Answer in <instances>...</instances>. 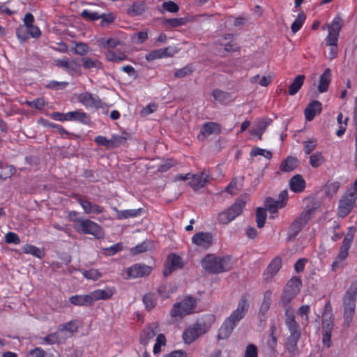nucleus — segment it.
Returning a JSON list of instances; mask_svg holds the SVG:
<instances>
[{"label": "nucleus", "instance_id": "14", "mask_svg": "<svg viewBox=\"0 0 357 357\" xmlns=\"http://www.w3.org/2000/svg\"><path fill=\"white\" fill-rule=\"evenodd\" d=\"M282 267V259L280 257H275L268 264L265 273L264 278L266 281L271 280L280 271Z\"/></svg>", "mask_w": 357, "mask_h": 357}, {"label": "nucleus", "instance_id": "24", "mask_svg": "<svg viewBox=\"0 0 357 357\" xmlns=\"http://www.w3.org/2000/svg\"><path fill=\"white\" fill-rule=\"evenodd\" d=\"M59 328L63 334L68 333L69 335L68 336L72 337L75 333L77 332L79 324L77 320H71L67 323L60 324Z\"/></svg>", "mask_w": 357, "mask_h": 357}, {"label": "nucleus", "instance_id": "58", "mask_svg": "<svg viewBox=\"0 0 357 357\" xmlns=\"http://www.w3.org/2000/svg\"><path fill=\"white\" fill-rule=\"evenodd\" d=\"M26 104L31 107H33L37 109H42L45 105V102L43 98H37L32 101H26Z\"/></svg>", "mask_w": 357, "mask_h": 357}, {"label": "nucleus", "instance_id": "27", "mask_svg": "<svg viewBox=\"0 0 357 357\" xmlns=\"http://www.w3.org/2000/svg\"><path fill=\"white\" fill-rule=\"evenodd\" d=\"M298 166V160L292 156H289L287 158L282 161L280 166V169L282 172H289L295 169Z\"/></svg>", "mask_w": 357, "mask_h": 357}, {"label": "nucleus", "instance_id": "43", "mask_svg": "<svg viewBox=\"0 0 357 357\" xmlns=\"http://www.w3.org/2000/svg\"><path fill=\"white\" fill-rule=\"evenodd\" d=\"M266 211L263 208H257L256 212V222L259 228L264 226L266 219Z\"/></svg>", "mask_w": 357, "mask_h": 357}, {"label": "nucleus", "instance_id": "25", "mask_svg": "<svg viewBox=\"0 0 357 357\" xmlns=\"http://www.w3.org/2000/svg\"><path fill=\"white\" fill-rule=\"evenodd\" d=\"M54 63L57 67L63 68L68 72H75L77 70V64L75 60L57 59L54 61Z\"/></svg>", "mask_w": 357, "mask_h": 357}, {"label": "nucleus", "instance_id": "64", "mask_svg": "<svg viewBox=\"0 0 357 357\" xmlns=\"http://www.w3.org/2000/svg\"><path fill=\"white\" fill-rule=\"evenodd\" d=\"M46 352L39 347H36L29 352V357H46Z\"/></svg>", "mask_w": 357, "mask_h": 357}, {"label": "nucleus", "instance_id": "28", "mask_svg": "<svg viewBox=\"0 0 357 357\" xmlns=\"http://www.w3.org/2000/svg\"><path fill=\"white\" fill-rule=\"evenodd\" d=\"M70 302L75 305H92V298L90 295H75L70 298Z\"/></svg>", "mask_w": 357, "mask_h": 357}, {"label": "nucleus", "instance_id": "11", "mask_svg": "<svg viewBox=\"0 0 357 357\" xmlns=\"http://www.w3.org/2000/svg\"><path fill=\"white\" fill-rule=\"evenodd\" d=\"M152 271L151 266L145 264H134L131 267L126 269L127 276L126 279L137 278L149 275Z\"/></svg>", "mask_w": 357, "mask_h": 357}, {"label": "nucleus", "instance_id": "22", "mask_svg": "<svg viewBox=\"0 0 357 357\" xmlns=\"http://www.w3.org/2000/svg\"><path fill=\"white\" fill-rule=\"evenodd\" d=\"M272 122L271 119H264L262 121L257 123L256 128H252L250 132L251 135L257 136L259 139H261L262 134L265 132L267 127Z\"/></svg>", "mask_w": 357, "mask_h": 357}, {"label": "nucleus", "instance_id": "46", "mask_svg": "<svg viewBox=\"0 0 357 357\" xmlns=\"http://www.w3.org/2000/svg\"><path fill=\"white\" fill-rule=\"evenodd\" d=\"M198 333V337L206 333L211 328V324H206L204 321H197L192 325Z\"/></svg>", "mask_w": 357, "mask_h": 357}, {"label": "nucleus", "instance_id": "10", "mask_svg": "<svg viewBox=\"0 0 357 357\" xmlns=\"http://www.w3.org/2000/svg\"><path fill=\"white\" fill-rule=\"evenodd\" d=\"M79 225L77 229H81L83 233L91 234L96 238H102L104 236V231L102 229L96 222L90 220H79Z\"/></svg>", "mask_w": 357, "mask_h": 357}, {"label": "nucleus", "instance_id": "63", "mask_svg": "<svg viewBox=\"0 0 357 357\" xmlns=\"http://www.w3.org/2000/svg\"><path fill=\"white\" fill-rule=\"evenodd\" d=\"M244 357H257V348L255 344H249L245 349Z\"/></svg>", "mask_w": 357, "mask_h": 357}, {"label": "nucleus", "instance_id": "20", "mask_svg": "<svg viewBox=\"0 0 357 357\" xmlns=\"http://www.w3.org/2000/svg\"><path fill=\"white\" fill-rule=\"evenodd\" d=\"M321 103L318 100H314L305 109V119L307 121H312L316 114L321 113Z\"/></svg>", "mask_w": 357, "mask_h": 357}, {"label": "nucleus", "instance_id": "30", "mask_svg": "<svg viewBox=\"0 0 357 357\" xmlns=\"http://www.w3.org/2000/svg\"><path fill=\"white\" fill-rule=\"evenodd\" d=\"M114 211L116 213V217L118 219H127L139 215L142 211V208L124 211H119L116 208H114Z\"/></svg>", "mask_w": 357, "mask_h": 357}, {"label": "nucleus", "instance_id": "9", "mask_svg": "<svg viewBox=\"0 0 357 357\" xmlns=\"http://www.w3.org/2000/svg\"><path fill=\"white\" fill-rule=\"evenodd\" d=\"M354 236V229L350 227L347 236L344 237L342 245L340 247V252L332 264L333 270L338 266L340 262L344 261L348 256V250L351 247Z\"/></svg>", "mask_w": 357, "mask_h": 357}, {"label": "nucleus", "instance_id": "31", "mask_svg": "<svg viewBox=\"0 0 357 357\" xmlns=\"http://www.w3.org/2000/svg\"><path fill=\"white\" fill-rule=\"evenodd\" d=\"M266 206L271 213H275L278 212L279 208L284 206V204H283L282 202H278V200H275L271 197H268L266 199Z\"/></svg>", "mask_w": 357, "mask_h": 357}, {"label": "nucleus", "instance_id": "54", "mask_svg": "<svg viewBox=\"0 0 357 357\" xmlns=\"http://www.w3.org/2000/svg\"><path fill=\"white\" fill-rule=\"evenodd\" d=\"M167 261L170 265L175 267L176 268L182 267L181 258L175 254L169 255L168 256Z\"/></svg>", "mask_w": 357, "mask_h": 357}, {"label": "nucleus", "instance_id": "26", "mask_svg": "<svg viewBox=\"0 0 357 357\" xmlns=\"http://www.w3.org/2000/svg\"><path fill=\"white\" fill-rule=\"evenodd\" d=\"M305 78L304 75H298L295 77L293 82L289 86L288 93L290 96H294L298 92L303 85Z\"/></svg>", "mask_w": 357, "mask_h": 357}, {"label": "nucleus", "instance_id": "48", "mask_svg": "<svg viewBox=\"0 0 357 357\" xmlns=\"http://www.w3.org/2000/svg\"><path fill=\"white\" fill-rule=\"evenodd\" d=\"M250 155L252 157L262 155L267 159H271L272 158V153L271 151L260 149L259 147L252 148L250 152Z\"/></svg>", "mask_w": 357, "mask_h": 357}, {"label": "nucleus", "instance_id": "52", "mask_svg": "<svg viewBox=\"0 0 357 357\" xmlns=\"http://www.w3.org/2000/svg\"><path fill=\"white\" fill-rule=\"evenodd\" d=\"M102 44L103 48H106L108 50H110V49H114L119 45H121L122 43L119 39L114 38H109L105 42H103Z\"/></svg>", "mask_w": 357, "mask_h": 357}, {"label": "nucleus", "instance_id": "16", "mask_svg": "<svg viewBox=\"0 0 357 357\" xmlns=\"http://www.w3.org/2000/svg\"><path fill=\"white\" fill-rule=\"evenodd\" d=\"M212 235L210 233L199 232L195 234L192 241L194 244L203 248H208L212 244Z\"/></svg>", "mask_w": 357, "mask_h": 357}, {"label": "nucleus", "instance_id": "56", "mask_svg": "<svg viewBox=\"0 0 357 357\" xmlns=\"http://www.w3.org/2000/svg\"><path fill=\"white\" fill-rule=\"evenodd\" d=\"M317 139H312L304 142V152L305 154H310L317 146Z\"/></svg>", "mask_w": 357, "mask_h": 357}, {"label": "nucleus", "instance_id": "37", "mask_svg": "<svg viewBox=\"0 0 357 357\" xmlns=\"http://www.w3.org/2000/svg\"><path fill=\"white\" fill-rule=\"evenodd\" d=\"M198 333L193 326H190L183 333V338L185 343L190 344L195 339L198 338Z\"/></svg>", "mask_w": 357, "mask_h": 357}, {"label": "nucleus", "instance_id": "45", "mask_svg": "<svg viewBox=\"0 0 357 357\" xmlns=\"http://www.w3.org/2000/svg\"><path fill=\"white\" fill-rule=\"evenodd\" d=\"M296 294L291 291L284 289L281 297L280 303L282 306H287L291 300L295 297Z\"/></svg>", "mask_w": 357, "mask_h": 357}, {"label": "nucleus", "instance_id": "60", "mask_svg": "<svg viewBox=\"0 0 357 357\" xmlns=\"http://www.w3.org/2000/svg\"><path fill=\"white\" fill-rule=\"evenodd\" d=\"M162 8L170 13H176L179 10V6L172 1L164 2Z\"/></svg>", "mask_w": 357, "mask_h": 357}, {"label": "nucleus", "instance_id": "2", "mask_svg": "<svg viewBox=\"0 0 357 357\" xmlns=\"http://www.w3.org/2000/svg\"><path fill=\"white\" fill-rule=\"evenodd\" d=\"M248 307L247 297L242 296L238 303L237 308L225 319L219 329L218 339L225 340L230 336L237 324L245 317Z\"/></svg>", "mask_w": 357, "mask_h": 357}, {"label": "nucleus", "instance_id": "47", "mask_svg": "<svg viewBox=\"0 0 357 357\" xmlns=\"http://www.w3.org/2000/svg\"><path fill=\"white\" fill-rule=\"evenodd\" d=\"M143 302L148 310H152L156 304L153 294L149 293L144 296Z\"/></svg>", "mask_w": 357, "mask_h": 357}, {"label": "nucleus", "instance_id": "1", "mask_svg": "<svg viewBox=\"0 0 357 357\" xmlns=\"http://www.w3.org/2000/svg\"><path fill=\"white\" fill-rule=\"evenodd\" d=\"M284 322L289 332L285 347L289 353L294 356L298 353L297 344L301 337V330L300 325L296 321L294 310L289 307L285 310Z\"/></svg>", "mask_w": 357, "mask_h": 357}, {"label": "nucleus", "instance_id": "15", "mask_svg": "<svg viewBox=\"0 0 357 357\" xmlns=\"http://www.w3.org/2000/svg\"><path fill=\"white\" fill-rule=\"evenodd\" d=\"M67 334H63L59 328L56 331L50 333L43 337V340L48 344H63L68 339Z\"/></svg>", "mask_w": 357, "mask_h": 357}, {"label": "nucleus", "instance_id": "53", "mask_svg": "<svg viewBox=\"0 0 357 357\" xmlns=\"http://www.w3.org/2000/svg\"><path fill=\"white\" fill-rule=\"evenodd\" d=\"M22 251L24 253L31 254L38 257H40L41 255V250L38 248L31 245H26L24 246Z\"/></svg>", "mask_w": 357, "mask_h": 357}, {"label": "nucleus", "instance_id": "3", "mask_svg": "<svg viewBox=\"0 0 357 357\" xmlns=\"http://www.w3.org/2000/svg\"><path fill=\"white\" fill-rule=\"evenodd\" d=\"M202 266L205 271L213 274L228 271L231 269L230 257L208 254L202 260Z\"/></svg>", "mask_w": 357, "mask_h": 357}, {"label": "nucleus", "instance_id": "6", "mask_svg": "<svg viewBox=\"0 0 357 357\" xmlns=\"http://www.w3.org/2000/svg\"><path fill=\"white\" fill-rule=\"evenodd\" d=\"M245 202L243 199H237L227 210L222 211L218 214V221L222 225H227L236 217L240 215L243 210Z\"/></svg>", "mask_w": 357, "mask_h": 357}, {"label": "nucleus", "instance_id": "32", "mask_svg": "<svg viewBox=\"0 0 357 357\" xmlns=\"http://www.w3.org/2000/svg\"><path fill=\"white\" fill-rule=\"evenodd\" d=\"M82 66L86 69L96 68L102 69V63L98 59H93L89 57H84L81 59Z\"/></svg>", "mask_w": 357, "mask_h": 357}, {"label": "nucleus", "instance_id": "7", "mask_svg": "<svg viewBox=\"0 0 357 357\" xmlns=\"http://www.w3.org/2000/svg\"><path fill=\"white\" fill-rule=\"evenodd\" d=\"M197 305V301L195 298L188 296L185 298L182 301L176 303L174 305L170 315L172 317H179L190 314L193 312Z\"/></svg>", "mask_w": 357, "mask_h": 357}, {"label": "nucleus", "instance_id": "33", "mask_svg": "<svg viewBox=\"0 0 357 357\" xmlns=\"http://www.w3.org/2000/svg\"><path fill=\"white\" fill-rule=\"evenodd\" d=\"M155 335V333L151 326H148L144 328L140 335V343L143 345H146L149 341L153 338Z\"/></svg>", "mask_w": 357, "mask_h": 357}, {"label": "nucleus", "instance_id": "19", "mask_svg": "<svg viewBox=\"0 0 357 357\" xmlns=\"http://www.w3.org/2000/svg\"><path fill=\"white\" fill-rule=\"evenodd\" d=\"M79 101L87 107H100L101 100L97 96H93L91 93L85 92L80 95Z\"/></svg>", "mask_w": 357, "mask_h": 357}, {"label": "nucleus", "instance_id": "50", "mask_svg": "<svg viewBox=\"0 0 357 357\" xmlns=\"http://www.w3.org/2000/svg\"><path fill=\"white\" fill-rule=\"evenodd\" d=\"M341 27L342 19L340 17H335L332 23L328 25V31L339 34Z\"/></svg>", "mask_w": 357, "mask_h": 357}, {"label": "nucleus", "instance_id": "18", "mask_svg": "<svg viewBox=\"0 0 357 357\" xmlns=\"http://www.w3.org/2000/svg\"><path fill=\"white\" fill-rule=\"evenodd\" d=\"M208 175L204 172L191 175L189 185L195 190L203 188L208 181Z\"/></svg>", "mask_w": 357, "mask_h": 357}, {"label": "nucleus", "instance_id": "12", "mask_svg": "<svg viewBox=\"0 0 357 357\" xmlns=\"http://www.w3.org/2000/svg\"><path fill=\"white\" fill-rule=\"evenodd\" d=\"M221 131L220 126L215 122H208L203 125L201 128L200 132L198 135V139L200 141H204L213 134H219Z\"/></svg>", "mask_w": 357, "mask_h": 357}, {"label": "nucleus", "instance_id": "61", "mask_svg": "<svg viewBox=\"0 0 357 357\" xmlns=\"http://www.w3.org/2000/svg\"><path fill=\"white\" fill-rule=\"evenodd\" d=\"M148 38V34L145 31H139L132 36V40L136 43H142Z\"/></svg>", "mask_w": 357, "mask_h": 357}, {"label": "nucleus", "instance_id": "44", "mask_svg": "<svg viewBox=\"0 0 357 357\" xmlns=\"http://www.w3.org/2000/svg\"><path fill=\"white\" fill-rule=\"evenodd\" d=\"M305 20V15L303 12L300 13L291 26V29L294 33H296L301 29Z\"/></svg>", "mask_w": 357, "mask_h": 357}, {"label": "nucleus", "instance_id": "38", "mask_svg": "<svg viewBox=\"0 0 357 357\" xmlns=\"http://www.w3.org/2000/svg\"><path fill=\"white\" fill-rule=\"evenodd\" d=\"M92 298V303L99 299H108L112 296L111 291L98 289L92 292L90 295Z\"/></svg>", "mask_w": 357, "mask_h": 357}, {"label": "nucleus", "instance_id": "35", "mask_svg": "<svg viewBox=\"0 0 357 357\" xmlns=\"http://www.w3.org/2000/svg\"><path fill=\"white\" fill-rule=\"evenodd\" d=\"M212 95L215 100L220 103H225L231 98V94L229 93L220 89L213 90Z\"/></svg>", "mask_w": 357, "mask_h": 357}, {"label": "nucleus", "instance_id": "29", "mask_svg": "<svg viewBox=\"0 0 357 357\" xmlns=\"http://www.w3.org/2000/svg\"><path fill=\"white\" fill-rule=\"evenodd\" d=\"M66 116L68 121L75 120L83 123H87L89 121L86 114L79 110L68 112Z\"/></svg>", "mask_w": 357, "mask_h": 357}, {"label": "nucleus", "instance_id": "57", "mask_svg": "<svg viewBox=\"0 0 357 357\" xmlns=\"http://www.w3.org/2000/svg\"><path fill=\"white\" fill-rule=\"evenodd\" d=\"M126 141V138L120 136V135H114L110 139V149H113L119 146L120 144L124 143Z\"/></svg>", "mask_w": 357, "mask_h": 357}, {"label": "nucleus", "instance_id": "59", "mask_svg": "<svg viewBox=\"0 0 357 357\" xmlns=\"http://www.w3.org/2000/svg\"><path fill=\"white\" fill-rule=\"evenodd\" d=\"M68 85V82H66L51 81L47 84V87L51 89L60 90L63 89Z\"/></svg>", "mask_w": 357, "mask_h": 357}, {"label": "nucleus", "instance_id": "21", "mask_svg": "<svg viewBox=\"0 0 357 357\" xmlns=\"http://www.w3.org/2000/svg\"><path fill=\"white\" fill-rule=\"evenodd\" d=\"M305 181L300 174L294 176L289 181L290 189L295 192H301L304 190Z\"/></svg>", "mask_w": 357, "mask_h": 357}, {"label": "nucleus", "instance_id": "39", "mask_svg": "<svg viewBox=\"0 0 357 357\" xmlns=\"http://www.w3.org/2000/svg\"><path fill=\"white\" fill-rule=\"evenodd\" d=\"M188 20L186 18H172V19H165L163 21V24L167 27L174 28L178 27L182 25H184L187 23Z\"/></svg>", "mask_w": 357, "mask_h": 357}, {"label": "nucleus", "instance_id": "8", "mask_svg": "<svg viewBox=\"0 0 357 357\" xmlns=\"http://www.w3.org/2000/svg\"><path fill=\"white\" fill-rule=\"evenodd\" d=\"M357 196L351 190H348L339 201L337 209L338 215L341 218L346 217L356 205Z\"/></svg>", "mask_w": 357, "mask_h": 357}, {"label": "nucleus", "instance_id": "42", "mask_svg": "<svg viewBox=\"0 0 357 357\" xmlns=\"http://www.w3.org/2000/svg\"><path fill=\"white\" fill-rule=\"evenodd\" d=\"M151 248V245L149 241H144L142 243L130 249V253L132 255H136L140 253L145 252L150 250Z\"/></svg>", "mask_w": 357, "mask_h": 357}, {"label": "nucleus", "instance_id": "23", "mask_svg": "<svg viewBox=\"0 0 357 357\" xmlns=\"http://www.w3.org/2000/svg\"><path fill=\"white\" fill-rule=\"evenodd\" d=\"M331 73L329 68L325 69L324 73L320 76L318 91L320 93L326 92L331 82Z\"/></svg>", "mask_w": 357, "mask_h": 357}, {"label": "nucleus", "instance_id": "51", "mask_svg": "<svg viewBox=\"0 0 357 357\" xmlns=\"http://www.w3.org/2000/svg\"><path fill=\"white\" fill-rule=\"evenodd\" d=\"M192 72V67L191 66H186L181 69L177 70L174 73V77L176 78H183L190 75Z\"/></svg>", "mask_w": 357, "mask_h": 357}, {"label": "nucleus", "instance_id": "40", "mask_svg": "<svg viewBox=\"0 0 357 357\" xmlns=\"http://www.w3.org/2000/svg\"><path fill=\"white\" fill-rule=\"evenodd\" d=\"M301 286V279L298 277H294L288 282L285 289H289L297 294L300 291Z\"/></svg>", "mask_w": 357, "mask_h": 357}, {"label": "nucleus", "instance_id": "34", "mask_svg": "<svg viewBox=\"0 0 357 357\" xmlns=\"http://www.w3.org/2000/svg\"><path fill=\"white\" fill-rule=\"evenodd\" d=\"M106 59L112 62H120L127 59L125 53L122 52H116L113 50H108L105 54Z\"/></svg>", "mask_w": 357, "mask_h": 357}, {"label": "nucleus", "instance_id": "49", "mask_svg": "<svg viewBox=\"0 0 357 357\" xmlns=\"http://www.w3.org/2000/svg\"><path fill=\"white\" fill-rule=\"evenodd\" d=\"M80 15L84 20L91 22L96 21L100 19L98 13L91 11L89 10H84Z\"/></svg>", "mask_w": 357, "mask_h": 357}, {"label": "nucleus", "instance_id": "5", "mask_svg": "<svg viewBox=\"0 0 357 357\" xmlns=\"http://www.w3.org/2000/svg\"><path fill=\"white\" fill-rule=\"evenodd\" d=\"M314 212V208H306L298 217L291 223L288 231L287 240L292 241L303 229V227L307 224L309 220L311 219L312 215Z\"/></svg>", "mask_w": 357, "mask_h": 357}, {"label": "nucleus", "instance_id": "55", "mask_svg": "<svg viewBox=\"0 0 357 357\" xmlns=\"http://www.w3.org/2000/svg\"><path fill=\"white\" fill-rule=\"evenodd\" d=\"M89 45L84 43H77L75 47L74 48L75 53L81 56L85 55L89 52Z\"/></svg>", "mask_w": 357, "mask_h": 357}, {"label": "nucleus", "instance_id": "4", "mask_svg": "<svg viewBox=\"0 0 357 357\" xmlns=\"http://www.w3.org/2000/svg\"><path fill=\"white\" fill-rule=\"evenodd\" d=\"M357 295V284H352L346 291L344 297V324L349 327L355 312Z\"/></svg>", "mask_w": 357, "mask_h": 357}, {"label": "nucleus", "instance_id": "17", "mask_svg": "<svg viewBox=\"0 0 357 357\" xmlns=\"http://www.w3.org/2000/svg\"><path fill=\"white\" fill-rule=\"evenodd\" d=\"M272 291L267 290L264 292L263 302L259 310V317L261 321H265L266 314L269 310L271 304Z\"/></svg>", "mask_w": 357, "mask_h": 357}, {"label": "nucleus", "instance_id": "41", "mask_svg": "<svg viewBox=\"0 0 357 357\" xmlns=\"http://www.w3.org/2000/svg\"><path fill=\"white\" fill-rule=\"evenodd\" d=\"M325 162V159L321 152H316L310 157V164L312 167H318Z\"/></svg>", "mask_w": 357, "mask_h": 357}, {"label": "nucleus", "instance_id": "13", "mask_svg": "<svg viewBox=\"0 0 357 357\" xmlns=\"http://www.w3.org/2000/svg\"><path fill=\"white\" fill-rule=\"evenodd\" d=\"M75 199L87 214H100L103 211V207L84 199L79 195H75Z\"/></svg>", "mask_w": 357, "mask_h": 357}, {"label": "nucleus", "instance_id": "36", "mask_svg": "<svg viewBox=\"0 0 357 357\" xmlns=\"http://www.w3.org/2000/svg\"><path fill=\"white\" fill-rule=\"evenodd\" d=\"M145 10L144 3H134L127 11V13L130 16H138L142 15Z\"/></svg>", "mask_w": 357, "mask_h": 357}, {"label": "nucleus", "instance_id": "62", "mask_svg": "<svg viewBox=\"0 0 357 357\" xmlns=\"http://www.w3.org/2000/svg\"><path fill=\"white\" fill-rule=\"evenodd\" d=\"M5 241L7 243H14L19 244L20 243V240L19 236L13 232H8L6 234Z\"/></svg>", "mask_w": 357, "mask_h": 357}]
</instances>
